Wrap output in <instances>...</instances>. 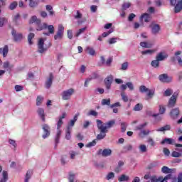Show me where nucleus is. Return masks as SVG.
Masks as SVG:
<instances>
[{
	"instance_id": "obj_1",
	"label": "nucleus",
	"mask_w": 182,
	"mask_h": 182,
	"mask_svg": "<svg viewBox=\"0 0 182 182\" xmlns=\"http://www.w3.org/2000/svg\"><path fill=\"white\" fill-rule=\"evenodd\" d=\"M96 122L97 129L100 132V133L97 135V140H103V139L106 137V133L109 132L108 129H112V127L114 126L116 123L114 119L110 120L105 124L100 119H97Z\"/></svg>"
},
{
	"instance_id": "obj_2",
	"label": "nucleus",
	"mask_w": 182,
	"mask_h": 182,
	"mask_svg": "<svg viewBox=\"0 0 182 182\" xmlns=\"http://www.w3.org/2000/svg\"><path fill=\"white\" fill-rule=\"evenodd\" d=\"M41 19L38 18L36 16H33L29 21L30 24L36 23L38 26L36 31H43V29H48V33H43V35L50 36V34L52 35L55 33V27H53V25L48 26L46 23L41 24Z\"/></svg>"
},
{
	"instance_id": "obj_3",
	"label": "nucleus",
	"mask_w": 182,
	"mask_h": 182,
	"mask_svg": "<svg viewBox=\"0 0 182 182\" xmlns=\"http://www.w3.org/2000/svg\"><path fill=\"white\" fill-rule=\"evenodd\" d=\"M171 6H173L175 14H180L182 11V0H168Z\"/></svg>"
},
{
	"instance_id": "obj_4",
	"label": "nucleus",
	"mask_w": 182,
	"mask_h": 182,
	"mask_svg": "<svg viewBox=\"0 0 182 182\" xmlns=\"http://www.w3.org/2000/svg\"><path fill=\"white\" fill-rule=\"evenodd\" d=\"M65 33V27L62 24H59L58 31L54 35L55 41H62L63 39V35Z\"/></svg>"
},
{
	"instance_id": "obj_5",
	"label": "nucleus",
	"mask_w": 182,
	"mask_h": 182,
	"mask_svg": "<svg viewBox=\"0 0 182 182\" xmlns=\"http://www.w3.org/2000/svg\"><path fill=\"white\" fill-rule=\"evenodd\" d=\"M139 92L141 93H147L148 92V93L146 94L147 97L146 98V100H149V99H152L154 96V90L146 88L144 85H141L139 87Z\"/></svg>"
},
{
	"instance_id": "obj_6",
	"label": "nucleus",
	"mask_w": 182,
	"mask_h": 182,
	"mask_svg": "<svg viewBox=\"0 0 182 182\" xmlns=\"http://www.w3.org/2000/svg\"><path fill=\"white\" fill-rule=\"evenodd\" d=\"M73 95H75V89L70 88L63 91L61 96L63 100H70V98L72 96H73Z\"/></svg>"
},
{
	"instance_id": "obj_7",
	"label": "nucleus",
	"mask_w": 182,
	"mask_h": 182,
	"mask_svg": "<svg viewBox=\"0 0 182 182\" xmlns=\"http://www.w3.org/2000/svg\"><path fill=\"white\" fill-rule=\"evenodd\" d=\"M113 79L114 77H113L112 75H108L105 79V84L106 86V93H109V90H110L112 87V83H113Z\"/></svg>"
},
{
	"instance_id": "obj_8",
	"label": "nucleus",
	"mask_w": 182,
	"mask_h": 182,
	"mask_svg": "<svg viewBox=\"0 0 182 182\" xmlns=\"http://www.w3.org/2000/svg\"><path fill=\"white\" fill-rule=\"evenodd\" d=\"M43 130V139H48L50 136V127L47 124H44L42 127Z\"/></svg>"
},
{
	"instance_id": "obj_9",
	"label": "nucleus",
	"mask_w": 182,
	"mask_h": 182,
	"mask_svg": "<svg viewBox=\"0 0 182 182\" xmlns=\"http://www.w3.org/2000/svg\"><path fill=\"white\" fill-rule=\"evenodd\" d=\"M178 96V93L174 92L171 97L169 99L168 103V107H174L176 106V103L177 102V97Z\"/></svg>"
},
{
	"instance_id": "obj_10",
	"label": "nucleus",
	"mask_w": 182,
	"mask_h": 182,
	"mask_svg": "<svg viewBox=\"0 0 182 182\" xmlns=\"http://www.w3.org/2000/svg\"><path fill=\"white\" fill-rule=\"evenodd\" d=\"M168 58V54L164 51H161L156 54V59H157L159 62H163V60H166Z\"/></svg>"
},
{
	"instance_id": "obj_11",
	"label": "nucleus",
	"mask_w": 182,
	"mask_h": 182,
	"mask_svg": "<svg viewBox=\"0 0 182 182\" xmlns=\"http://www.w3.org/2000/svg\"><path fill=\"white\" fill-rule=\"evenodd\" d=\"M159 80L162 83H170L171 82V77H169L167 74H162L159 76Z\"/></svg>"
},
{
	"instance_id": "obj_12",
	"label": "nucleus",
	"mask_w": 182,
	"mask_h": 182,
	"mask_svg": "<svg viewBox=\"0 0 182 182\" xmlns=\"http://www.w3.org/2000/svg\"><path fill=\"white\" fill-rule=\"evenodd\" d=\"M52 83H53V74L50 73L49 77L47 78L45 83L46 89H50Z\"/></svg>"
},
{
	"instance_id": "obj_13",
	"label": "nucleus",
	"mask_w": 182,
	"mask_h": 182,
	"mask_svg": "<svg viewBox=\"0 0 182 182\" xmlns=\"http://www.w3.org/2000/svg\"><path fill=\"white\" fill-rule=\"evenodd\" d=\"M43 45H45V43L43 41V38H40L38 43V52L39 53H43V52H46V48L43 47Z\"/></svg>"
},
{
	"instance_id": "obj_14",
	"label": "nucleus",
	"mask_w": 182,
	"mask_h": 182,
	"mask_svg": "<svg viewBox=\"0 0 182 182\" xmlns=\"http://www.w3.org/2000/svg\"><path fill=\"white\" fill-rule=\"evenodd\" d=\"M12 36H14L15 42H19V41H22V34L21 33H16V31L14 29L11 31Z\"/></svg>"
},
{
	"instance_id": "obj_15",
	"label": "nucleus",
	"mask_w": 182,
	"mask_h": 182,
	"mask_svg": "<svg viewBox=\"0 0 182 182\" xmlns=\"http://www.w3.org/2000/svg\"><path fill=\"white\" fill-rule=\"evenodd\" d=\"M170 114L171 119H177L180 114V108H175L171 109Z\"/></svg>"
},
{
	"instance_id": "obj_16",
	"label": "nucleus",
	"mask_w": 182,
	"mask_h": 182,
	"mask_svg": "<svg viewBox=\"0 0 182 182\" xmlns=\"http://www.w3.org/2000/svg\"><path fill=\"white\" fill-rule=\"evenodd\" d=\"M9 52V47L8 45H5L4 48H0V54L3 55V58H6L8 56V53Z\"/></svg>"
},
{
	"instance_id": "obj_17",
	"label": "nucleus",
	"mask_w": 182,
	"mask_h": 182,
	"mask_svg": "<svg viewBox=\"0 0 182 182\" xmlns=\"http://www.w3.org/2000/svg\"><path fill=\"white\" fill-rule=\"evenodd\" d=\"M139 19L141 21H144V22H150L151 21V15H150L147 13L143 14L140 16Z\"/></svg>"
},
{
	"instance_id": "obj_18",
	"label": "nucleus",
	"mask_w": 182,
	"mask_h": 182,
	"mask_svg": "<svg viewBox=\"0 0 182 182\" xmlns=\"http://www.w3.org/2000/svg\"><path fill=\"white\" fill-rule=\"evenodd\" d=\"M151 33H153V35H157V33H159V32H160L161 28L160 27V25L159 24H153L152 26H151Z\"/></svg>"
},
{
	"instance_id": "obj_19",
	"label": "nucleus",
	"mask_w": 182,
	"mask_h": 182,
	"mask_svg": "<svg viewBox=\"0 0 182 182\" xmlns=\"http://www.w3.org/2000/svg\"><path fill=\"white\" fill-rule=\"evenodd\" d=\"M100 154H102V157H107L112 155V150L109 149H105L104 150L100 149Z\"/></svg>"
},
{
	"instance_id": "obj_20",
	"label": "nucleus",
	"mask_w": 182,
	"mask_h": 182,
	"mask_svg": "<svg viewBox=\"0 0 182 182\" xmlns=\"http://www.w3.org/2000/svg\"><path fill=\"white\" fill-rule=\"evenodd\" d=\"M173 171H176V169L170 168L168 166H163L161 168V172L164 173V174H171Z\"/></svg>"
},
{
	"instance_id": "obj_21",
	"label": "nucleus",
	"mask_w": 182,
	"mask_h": 182,
	"mask_svg": "<svg viewBox=\"0 0 182 182\" xmlns=\"http://www.w3.org/2000/svg\"><path fill=\"white\" fill-rule=\"evenodd\" d=\"M72 127L70 126H68L67 129H65V139L66 140H70L72 139Z\"/></svg>"
},
{
	"instance_id": "obj_22",
	"label": "nucleus",
	"mask_w": 182,
	"mask_h": 182,
	"mask_svg": "<svg viewBox=\"0 0 182 182\" xmlns=\"http://www.w3.org/2000/svg\"><path fill=\"white\" fill-rule=\"evenodd\" d=\"M37 113L38 116L41 117V120L43 122H45V109H43V108H38V109L37 110Z\"/></svg>"
},
{
	"instance_id": "obj_23",
	"label": "nucleus",
	"mask_w": 182,
	"mask_h": 182,
	"mask_svg": "<svg viewBox=\"0 0 182 182\" xmlns=\"http://www.w3.org/2000/svg\"><path fill=\"white\" fill-rule=\"evenodd\" d=\"M57 130V134L55 138V146H58V144H59V140L60 139V136L62 135V131L60 130V129H58Z\"/></svg>"
},
{
	"instance_id": "obj_24",
	"label": "nucleus",
	"mask_w": 182,
	"mask_h": 182,
	"mask_svg": "<svg viewBox=\"0 0 182 182\" xmlns=\"http://www.w3.org/2000/svg\"><path fill=\"white\" fill-rule=\"evenodd\" d=\"M149 134H150V129H146V130L141 129L139 133V137H141L142 139L145 136H149Z\"/></svg>"
},
{
	"instance_id": "obj_25",
	"label": "nucleus",
	"mask_w": 182,
	"mask_h": 182,
	"mask_svg": "<svg viewBox=\"0 0 182 182\" xmlns=\"http://www.w3.org/2000/svg\"><path fill=\"white\" fill-rule=\"evenodd\" d=\"M171 178H173V175L171 173L166 175L164 178H163V176L159 177V180L161 182L167 181V180H171Z\"/></svg>"
},
{
	"instance_id": "obj_26",
	"label": "nucleus",
	"mask_w": 182,
	"mask_h": 182,
	"mask_svg": "<svg viewBox=\"0 0 182 182\" xmlns=\"http://www.w3.org/2000/svg\"><path fill=\"white\" fill-rule=\"evenodd\" d=\"M85 51H86L87 53H88L91 56H95V55L96 54V51L92 47H89V46L86 47Z\"/></svg>"
},
{
	"instance_id": "obj_27",
	"label": "nucleus",
	"mask_w": 182,
	"mask_h": 182,
	"mask_svg": "<svg viewBox=\"0 0 182 182\" xmlns=\"http://www.w3.org/2000/svg\"><path fill=\"white\" fill-rule=\"evenodd\" d=\"M129 180H130V177L125 174H122L118 178L119 182L129 181Z\"/></svg>"
},
{
	"instance_id": "obj_28",
	"label": "nucleus",
	"mask_w": 182,
	"mask_h": 182,
	"mask_svg": "<svg viewBox=\"0 0 182 182\" xmlns=\"http://www.w3.org/2000/svg\"><path fill=\"white\" fill-rule=\"evenodd\" d=\"M140 46H141V48H145L146 49H150V48H152L153 44H151V43L141 42Z\"/></svg>"
},
{
	"instance_id": "obj_29",
	"label": "nucleus",
	"mask_w": 182,
	"mask_h": 182,
	"mask_svg": "<svg viewBox=\"0 0 182 182\" xmlns=\"http://www.w3.org/2000/svg\"><path fill=\"white\" fill-rule=\"evenodd\" d=\"M174 142V139L171 138H166L163 141H161V144H173Z\"/></svg>"
},
{
	"instance_id": "obj_30",
	"label": "nucleus",
	"mask_w": 182,
	"mask_h": 182,
	"mask_svg": "<svg viewBox=\"0 0 182 182\" xmlns=\"http://www.w3.org/2000/svg\"><path fill=\"white\" fill-rule=\"evenodd\" d=\"M6 181H8V171H3L2 177L0 180V182H6Z\"/></svg>"
},
{
	"instance_id": "obj_31",
	"label": "nucleus",
	"mask_w": 182,
	"mask_h": 182,
	"mask_svg": "<svg viewBox=\"0 0 182 182\" xmlns=\"http://www.w3.org/2000/svg\"><path fill=\"white\" fill-rule=\"evenodd\" d=\"M77 117H79V114H75V115L74 116L73 119H71L70 121V124L68 126H70V127H73V126H75V123H76V122H77Z\"/></svg>"
},
{
	"instance_id": "obj_32",
	"label": "nucleus",
	"mask_w": 182,
	"mask_h": 182,
	"mask_svg": "<svg viewBox=\"0 0 182 182\" xmlns=\"http://www.w3.org/2000/svg\"><path fill=\"white\" fill-rule=\"evenodd\" d=\"M6 23H8V18L0 16V28H4Z\"/></svg>"
},
{
	"instance_id": "obj_33",
	"label": "nucleus",
	"mask_w": 182,
	"mask_h": 182,
	"mask_svg": "<svg viewBox=\"0 0 182 182\" xmlns=\"http://www.w3.org/2000/svg\"><path fill=\"white\" fill-rule=\"evenodd\" d=\"M170 129H171V127L168 124L165 125L159 129H156V132H167L168 130H170Z\"/></svg>"
},
{
	"instance_id": "obj_34",
	"label": "nucleus",
	"mask_w": 182,
	"mask_h": 182,
	"mask_svg": "<svg viewBox=\"0 0 182 182\" xmlns=\"http://www.w3.org/2000/svg\"><path fill=\"white\" fill-rule=\"evenodd\" d=\"M134 112H140V110H143V104L138 103L133 108Z\"/></svg>"
},
{
	"instance_id": "obj_35",
	"label": "nucleus",
	"mask_w": 182,
	"mask_h": 182,
	"mask_svg": "<svg viewBox=\"0 0 182 182\" xmlns=\"http://www.w3.org/2000/svg\"><path fill=\"white\" fill-rule=\"evenodd\" d=\"M102 106H111L110 105V98L108 99H102L101 102Z\"/></svg>"
},
{
	"instance_id": "obj_36",
	"label": "nucleus",
	"mask_w": 182,
	"mask_h": 182,
	"mask_svg": "<svg viewBox=\"0 0 182 182\" xmlns=\"http://www.w3.org/2000/svg\"><path fill=\"white\" fill-rule=\"evenodd\" d=\"M46 11H48V12H49V15H50L51 16H53V15H54L55 12L53 11V8L52 7V6L46 5Z\"/></svg>"
},
{
	"instance_id": "obj_37",
	"label": "nucleus",
	"mask_w": 182,
	"mask_h": 182,
	"mask_svg": "<svg viewBox=\"0 0 182 182\" xmlns=\"http://www.w3.org/2000/svg\"><path fill=\"white\" fill-rule=\"evenodd\" d=\"M35 38V33H29L28 36V42L29 45H33V43L32 42V39Z\"/></svg>"
},
{
	"instance_id": "obj_38",
	"label": "nucleus",
	"mask_w": 182,
	"mask_h": 182,
	"mask_svg": "<svg viewBox=\"0 0 182 182\" xmlns=\"http://www.w3.org/2000/svg\"><path fill=\"white\" fill-rule=\"evenodd\" d=\"M31 177H32V172L31 171H27L24 182H29Z\"/></svg>"
},
{
	"instance_id": "obj_39",
	"label": "nucleus",
	"mask_w": 182,
	"mask_h": 182,
	"mask_svg": "<svg viewBox=\"0 0 182 182\" xmlns=\"http://www.w3.org/2000/svg\"><path fill=\"white\" fill-rule=\"evenodd\" d=\"M151 65L152 66V68H159V66H160V61L158 60L157 59L151 61Z\"/></svg>"
},
{
	"instance_id": "obj_40",
	"label": "nucleus",
	"mask_w": 182,
	"mask_h": 182,
	"mask_svg": "<svg viewBox=\"0 0 182 182\" xmlns=\"http://www.w3.org/2000/svg\"><path fill=\"white\" fill-rule=\"evenodd\" d=\"M39 3L36 0H29V6L31 8H35L36 6H38V4Z\"/></svg>"
},
{
	"instance_id": "obj_41",
	"label": "nucleus",
	"mask_w": 182,
	"mask_h": 182,
	"mask_svg": "<svg viewBox=\"0 0 182 182\" xmlns=\"http://www.w3.org/2000/svg\"><path fill=\"white\" fill-rule=\"evenodd\" d=\"M148 123L144 122V124H141L135 127V130H143L144 127H146Z\"/></svg>"
},
{
	"instance_id": "obj_42",
	"label": "nucleus",
	"mask_w": 182,
	"mask_h": 182,
	"mask_svg": "<svg viewBox=\"0 0 182 182\" xmlns=\"http://www.w3.org/2000/svg\"><path fill=\"white\" fill-rule=\"evenodd\" d=\"M19 18H21V15L19 14H17L14 16L13 22H14L16 25H19V22L18 21H19Z\"/></svg>"
},
{
	"instance_id": "obj_43",
	"label": "nucleus",
	"mask_w": 182,
	"mask_h": 182,
	"mask_svg": "<svg viewBox=\"0 0 182 182\" xmlns=\"http://www.w3.org/2000/svg\"><path fill=\"white\" fill-rule=\"evenodd\" d=\"M43 102V97L39 95L37 97L36 99V105L37 106H41L42 105V102Z\"/></svg>"
},
{
	"instance_id": "obj_44",
	"label": "nucleus",
	"mask_w": 182,
	"mask_h": 182,
	"mask_svg": "<svg viewBox=\"0 0 182 182\" xmlns=\"http://www.w3.org/2000/svg\"><path fill=\"white\" fill-rule=\"evenodd\" d=\"M156 50H146L141 52V55H153Z\"/></svg>"
},
{
	"instance_id": "obj_45",
	"label": "nucleus",
	"mask_w": 182,
	"mask_h": 182,
	"mask_svg": "<svg viewBox=\"0 0 182 182\" xmlns=\"http://www.w3.org/2000/svg\"><path fill=\"white\" fill-rule=\"evenodd\" d=\"M128 68H129V62L126 61L122 64L120 70H127Z\"/></svg>"
},
{
	"instance_id": "obj_46",
	"label": "nucleus",
	"mask_w": 182,
	"mask_h": 182,
	"mask_svg": "<svg viewBox=\"0 0 182 182\" xmlns=\"http://www.w3.org/2000/svg\"><path fill=\"white\" fill-rule=\"evenodd\" d=\"M132 6V4L130 2H125L122 4V9L123 11H126L127 9H129Z\"/></svg>"
},
{
	"instance_id": "obj_47",
	"label": "nucleus",
	"mask_w": 182,
	"mask_h": 182,
	"mask_svg": "<svg viewBox=\"0 0 182 182\" xmlns=\"http://www.w3.org/2000/svg\"><path fill=\"white\" fill-rule=\"evenodd\" d=\"M16 6H18V2L16 1H13L10 5H9V9L11 11H14V9H16Z\"/></svg>"
},
{
	"instance_id": "obj_48",
	"label": "nucleus",
	"mask_w": 182,
	"mask_h": 182,
	"mask_svg": "<svg viewBox=\"0 0 182 182\" xmlns=\"http://www.w3.org/2000/svg\"><path fill=\"white\" fill-rule=\"evenodd\" d=\"M127 129V122H121V132H122V133H124V132H126Z\"/></svg>"
},
{
	"instance_id": "obj_49",
	"label": "nucleus",
	"mask_w": 182,
	"mask_h": 182,
	"mask_svg": "<svg viewBox=\"0 0 182 182\" xmlns=\"http://www.w3.org/2000/svg\"><path fill=\"white\" fill-rule=\"evenodd\" d=\"M75 177H76V174L70 172L69 173V178H68L69 182H74L75 181Z\"/></svg>"
},
{
	"instance_id": "obj_50",
	"label": "nucleus",
	"mask_w": 182,
	"mask_h": 182,
	"mask_svg": "<svg viewBox=\"0 0 182 182\" xmlns=\"http://www.w3.org/2000/svg\"><path fill=\"white\" fill-rule=\"evenodd\" d=\"M171 95H173V90L171 89H167L164 93V96L166 97L171 96Z\"/></svg>"
},
{
	"instance_id": "obj_51",
	"label": "nucleus",
	"mask_w": 182,
	"mask_h": 182,
	"mask_svg": "<svg viewBox=\"0 0 182 182\" xmlns=\"http://www.w3.org/2000/svg\"><path fill=\"white\" fill-rule=\"evenodd\" d=\"M139 151L141 153H146V151H147V146H146L144 144H141L139 146Z\"/></svg>"
},
{
	"instance_id": "obj_52",
	"label": "nucleus",
	"mask_w": 182,
	"mask_h": 182,
	"mask_svg": "<svg viewBox=\"0 0 182 182\" xmlns=\"http://www.w3.org/2000/svg\"><path fill=\"white\" fill-rule=\"evenodd\" d=\"M86 29H87V27H84L80 28L78 32H77V33L75 34V36H79L80 35H82V33H85V31H86Z\"/></svg>"
},
{
	"instance_id": "obj_53",
	"label": "nucleus",
	"mask_w": 182,
	"mask_h": 182,
	"mask_svg": "<svg viewBox=\"0 0 182 182\" xmlns=\"http://www.w3.org/2000/svg\"><path fill=\"white\" fill-rule=\"evenodd\" d=\"M121 97L123 102H129V97H127V95H126L124 92L121 93Z\"/></svg>"
},
{
	"instance_id": "obj_54",
	"label": "nucleus",
	"mask_w": 182,
	"mask_h": 182,
	"mask_svg": "<svg viewBox=\"0 0 182 182\" xmlns=\"http://www.w3.org/2000/svg\"><path fill=\"white\" fill-rule=\"evenodd\" d=\"M122 107V104H120V102H115L111 105H109V107L111 109H114L116 107Z\"/></svg>"
},
{
	"instance_id": "obj_55",
	"label": "nucleus",
	"mask_w": 182,
	"mask_h": 182,
	"mask_svg": "<svg viewBox=\"0 0 182 182\" xmlns=\"http://www.w3.org/2000/svg\"><path fill=\"white\" fill-rule=\"evenodd\" d=\"M112 178H114V173H113V172H109V173L106 176V179H107V180H112Z\"/></svg>"
},
{
	"instance_id": "obj_56",
	"label": "nucleus",
	"mask_w": 182,
	"mask_h": 182,
	"mask_svg": "<svg viewBox=\"0 0 182 182\" xmlns=\"http://www.w3.org/2000/svg\"><path fill=\"white\" fill-rule=\"evenodd\" d=\"M62 124H63V121L61 119V118H58V121L57 122V130H59V129L62 127Z\"/></svg>"
},
{
	"instance_id": "obj_57",
	"label": "nucleus",
	"mask_w": 182,
	"mask_h": 182,
	"mask_svg": "<svg viewBox=\"0 0 182 182\" xmlns=\"http://www.w3.org/2000/svg\"><path fill=\"white\" fill-rule=\"evenodd\" d=\"M127 87L129 88V90H134V85H133V82H127Z\"/></svg>"
},
{
	"instance_id": "obj_58",
	"label": "nucleus",
	"mask_w": 182,
	"mask_h": 182,
	"mask_svg": "<svg viewBox=\"0 0 182 182\" xmlns=\"http://www.w3.org/2000/svg\"><path fill=\"white\" fill-rule=\"evenodd\" d=\"M97 114H98L97 112L95 110H90L88 112L87 116H94L95 117H97Z\"/></svg>"
},
{
	"instance_id": "obj_59",
	"label": "nucleus",
	"mask_w": 182,
	"mask_h": 182,
	"mask_svg": "<svg viewBox=\"0 0 182 182\" xmlns=\"http://www.w3.org/2000/svg\"><path fill=\"white\" fill-rule=\"evenodd\" d=\"M166 112V106L159 105V113L163 114Z\"/></svg>"
},
{
	"instance_id": "obj_60",
	"label": "nucleus",
	"mask_w": 182,
	"mask_h": 182,
	"mask_svg": "<svg viewBox=\"0 0 182 182\" xmlns=\"http://www.w3.org/2000/svg\"><path fill=\"white\" fill-rule=\"evenodd\" d=\"M171 156H172V157H181V153L173 151L171 153Z\"/></svg>"
},
{
	"instance_id": "obj_61",
	"label": "nucleus",
	"mask_w": 182,
	"mask_h": 182,
	"mask_svg": "<svg viewBox=\"0 0 182 182\" xmlns=\"http://www.w3.org/2000/svg\"><path fill=\"white\" fill-rule=\"evenodd\" d=\"M112 32H113V29H110L107 32H104L102 33V38H106V36H109V35H110V33H112Z\"/></svg>"
},
{
	"instance_id": "obj_62",
	"label": "nucleus",
	"mask_w": 182,
	"mask_h": 182,
	"mask_svg": "<svg viewBox=\"0 0 182 182\" xmlns=\"http://www.w3.org/2000/svg\"><path fill=\"white\" fill-rule=\"evenodd\" d=\"M150 182H161V181L159 180V178L156 176H151L150 178Z\"/></svg>"
},
{
	"instance_id": "obj_63",
	"label": "nucleus",
	"mask_w": 182,
	"mask_h": 182,
	"mask_svg": "<svg viewBox=\"0 0 182 182\" xmlns=\"http://www.w3.org/2000/svg\"><path fill=\"white\" fill-rule=\"evenodd\" d=\"M147 141L148 143H149L150 146H151L152 147H154V146H156V143L154 142V140H153L151 138H149Z\"/></svg>"
},
{
	"instance_id": "obj_64",
	"label": "nucleus",
	"mask_w": 182,
	"mask_h": 182,
	"mask_svg": "<svg viewBox=\"0 0 182 182\" xmlns=\"http://www.w3.org/2000/svg\"><path fill=\"white\" fill-rule=\"evenodd\" d=\"M15 90L16 92H21V90H23V87H22V85H16Z\"/></svg>"
}]
</instances>
